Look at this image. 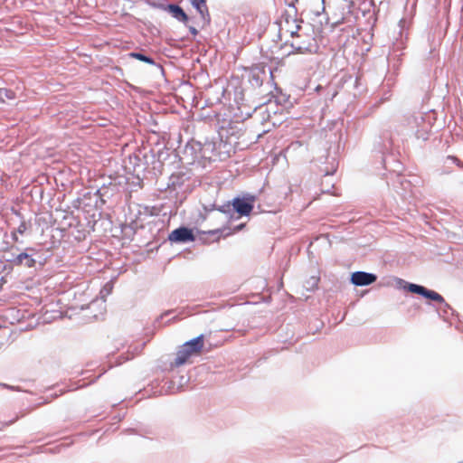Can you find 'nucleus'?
Here are the masks:
<instances>
[{"instance_id":"bb28decb","label":"nucleus","mask_w":463,"mask_h":463,"mask_svg":"<svg viewBox=\"0 0 463 463\" xmlns=\"http://www.w3.org/2000/svg\"><path fill=\"white\" fill-rule=\"evenodd\" d=\"M318 282H319V278L318 277H316V276L311 277L310 279L307 282V285H308L307 287V288L310 289V290H313L314 288L317 287Z\"/></svg>"},{"instance_id":"a211bd4d","label":"nucleus","mask_w":463,"mask_h":463,"mask_svg":"<svg viewBox=\"0 0 463 463\" xmlns=\"http://www.w3.org/2000/svg\"><path fill=\"white\" fill-rule=\"evenodd\" d=\"M288 7L292 9L293 14H290L289 12H286L282 18L284 19L285 23L289 26L288 32L290 33V30L295 29V25L297 24V19L295 18L297 14V8L295 6V3L291 2L288 4Z\"/></svg>"},{"instance_id":"ddd939ff","label":"nucleus","mask_w":463,"mask_h":463,"mask_svg":"<svg viewBox=\"0 0 463 463\" xmlns=\"http://www.w3.org/2000/svg\"><path fill=\"white\" fill-rule=\"evenodd\" d=\"M392 146V140L388 133H384L383 136L379 137L378 139L375 140L373 145V149L382 154L383 156V163L384 164V167L387 168L386 165V156L385 155L389 153Z\"/></svg>"},{"instance_id":"f704fd0d","label":"nucleus","mask_w":463,"mask_h":463,"mask_svg":"<svg viewBox=\"0 0 463 463\" xmlns=\"http://www.w3.org/2000/svg\"><path fill=\"white\" fill-rule=\"evenodd\" d=\"M171 312H172V311H170V310H169V311L165 312V313H164V314H162L161 316H159V317L156 318V324H159V323H160V321L163 319L164 316L169 315Z\"/></svg>"},{"instance_id":"39448f33","label":"nucleus","mask_w":463,"mask_h":463,"mask_svg":"<svg viewBox=\"0 0 463 463\" xmlns=\"http://www.w3.org/2000/svg\"><path fill=\"white\" fill-rule=\"evenodd\" d=\"M203 335H199L184 343L177 351L174 364L177 367L184 364L192 355L201 352L203 347Z\"/></svg>"},{"instance_id":"e433bc0d","label":"nucleus","mask_w":463,"mask_h":463,"mask_svg":"<svg viewBox=\"0 0 463 463\" xmlns=\"http://www.w3.org/2000/svg\"><path fill=\"white\" fill-rule=\"evenodd\" d=\"M174 385H175V383L173 381L169 382V386H168L167 392H169V393H174L175 392V391L172 390V389H174Z\"/></svg>"},{"instance_id":"4468645a","label":"nucleus","mask_w":463,"mask_h":463,"mask_svg":"<svg viewBox=\"0 0 463 463\" xmlns=\"http://www.w3.org/2000/svg\"><path fill=\"white\" fill-rule=\"evenodd\" d=\"M192 6L199 14L202 21V28L210 25L211 15L207 6V0H189Z\"/></svg>"},{"instance_id":"5701e85b","label":"nucleus","mask_w":463,"mask_h":463,"mask_svg":"<svg viewBox=\"0 0 463 463\" xmlns=\"http://www.w3.org/2000/svg\"><path fill=\"white\" fill-rule=\"evenodd\" d=\"M226 230H227L226 228H218V229H213V230H210L207 232L199 231L198 232L201 234H204V235H211V236L217 235V238L214 241H218L221 236H228L232 233L231 232H225Z\"/></svg>"},{"instance_id":"ea45409f","label":"nucleus","mask_w":463,"mask_h":463,"mask_svg":"<svg viewBox=\"0 0 463 463\" xmlns=\"http://www.w3.org/2000/svg\"><path fill=\"white\" fill-rule=\"evenodd\" d=\"M449 171H442L441 174H449Z\"/></svg>"},{"instance_id":"7ed1b4c3","label":"nucleus","mask_w":463,"mask_h":463,"mask_svg":"<svg viewBox=\"0 0 463 463\" xmlns=\"http://www.w3.org/2000/svg\"><path fill=\"white\" fill-rule=\"evenodd\" d=\"M400 280L403 282L402 279ZM403 289L424 298L428 300V304L432 305L435 308L438 306H443L446 308L449 307V304L446 302L443 296L422 285L404 281Z\"/></svg>"},{"instance_id":"79ce46f5","label":"nucleus","mask_w":463,"mask_h":463,"mask_svg":"<svg viewBox=\"0 0 463 463\" xmlns=\"http://www.w3.org/2000/svg\"><path fill=\"white\" fill-rule=\"evenodd\" d=\"M298 0H294L293 2L296 4V2H298Z\"/></svg>"},{"instance_id":"f3484780","label":"nucleus","mask_w":463,"mask_h":463,"mask_svg":"<svg viewBox=\"0 0 463 463\" xmlns=\"http://www.w3.org/2000/svg\"><path fill=\"white\" fill-rule=\"evenodd\" d=\"M338 167V162L335 156H327L325 158V162L319 167V172L324 175L325 177L333 175Z\"/></svg>"},{"instance_id":"a19ab883","label":"nucleus","mask_w":463,"mask_h":463,"mask_svg":"<svg viewBox=\"0 0 463 463\" xmlns=\"http://www.w3.org/2000/svg\"><path fill=\"white\" fill-rule=\"evenodd\" d=\"M278 113H279V111H275L274 112L275 115L278 114ZM282 113H283L282 111H279V114H282Z\"/></svg>"},{"instance_id":"f8f14e48","label":"nucleus","mask_w":463,"mask_h":463,"mask_svg":"<svg viewBox=\"0 0 463 463\" xmlns=\"http://www.w3.org/2000/svg\"><path fill=\"white\" fill-rule=\"evenodd\" d=\"M377 280V275L366 271H354L351 273L350 282L356 287H365L373 284Z\"/></svg>"},{"instance_id":"473e14b6","label":"nucleus","mask_w":463,"mask_h":463,"mask_svg":"<svg viewBox=\"0 0 463 463\" xmlns=\"http://www.w3.org/2000/svg\"><path fill=\"white\" fill-rule=\"evenodd\" d=\"M189 32L191 33V34H193L194 36H196L198 34V30L194 27V26H190V25H186Z\"/></svg>"},{"instance_id":"1a4fd4ad","label":"nucleus","mask_w":463,"mask_h":463,"mask_svg":"<svg viewBox=\"0 0 463 463\" xmlns=\"http://www.w3.org/2000/svg\"><path fill=\"white\" fill-rule=\"evenodd\" d=\"M167 239L172 243H188L194 241L196 237L193 229L182 225L173 230Z\"/></svg>"},{"instance_id":"0eeeda50","label":"nucleus","mask_w":463,"mask_h":463,"mask_svg":"<svg viewBox=\"0 0 463 463\" xmlns=\"http://www.w3.org/2000/svg\"><path fill=\"white\" fill-rule=\"evenodd\" d=\"M256 198V195L250 194H244L241 196L234 197L232 200L233 216L238 218L241 216H249L254 208Z\"/></svg>"},{"instance_id":"a878e982","label":"nucleus","mask_w":463,"mask_h":463,"mask_svg":"<svg viewBox=\"0 0 463 463\" xmlns=\"http://www.w3.org/2000/svg\"><path fill=\"white\" fill-rule=\"evenodd\" d=\"M448 161H451L453 164L463 169V162L455 156H448ZM459 183L463 185V176L460 177Z\"/></svg>"},{"instance_id":"7c9ffc66","label":"nucleus","mask_w":463,"mask_h":463,"mask_svg":"<svg viewBox=\"0 0 463 463\" xmlns=\"http://www.w3.org/2000/svg\"><path fill=\"white\" fill-rule=\"evenodd\" d=\"M203 210L206 213H211L213 210H216V204L215 203H209V204H203Z\"/></svg>"},{"instance_id":"423d86ee","label":"nucleus","mask_w":463,"mask_h":463,"mask_svg":"<svg viewBox=\"0 0 463 463\" xmlns=\"http://www.w3.org/2000/svg\"><path fill=\"white\" fill-rule=\"evenodd\" d=\"M146 3L154 9L167 12L174 19L187 25L190 18L184 10L177 4H165L156 0H146Z\"/></svg>"},{"instance_id":"393cba45","label":"nucleus","mask_w":463,"mask_h":463,"mask_svg":"<svg viewBox=\"0 0 463 463\" xmlns=\"http://www.w3.org/2000/svg\"><path fill=\"white\" fill-rule=\"evenodd\" d=\"M436 311H437L439 317L443 318L444 320L447 319L449 313H451V314L454 313V310L449 304V307H447V308L443 306L436 307Z\"/></svg>"},{"instance_id":"6ab92c4d","label":"nucleus","mask_w":463,"mask_h":463,"mask_svg":"<svg viewBox=\"0 0 463 463\" xmlns=\"http://www.w3.org/2000/svg\"><path fill=\"white\" fill-rule=\"evenodd\" d=\"M14 250L19 252L20 249L14 245H11L4 250V258L6 262L10 263V269H12V267H15L14 260H16L17 252H14Z\"/></svg>"},{"instance_id":"aec40b11","label":"nucleus","mask_w":463,"mask_h":463,"mask_svg":"<svg viewBox=\"0 0 463 463\" xmlns=\"http://www.w3.org/2000/svg\"><path fill=\"white\" fill-rule=\"evenodd\" d=\"M16 99L15 92L6 88H0V104H12Z\"/></svg>"},{"instance_id":"b1692460","label":"nucleus","mask_w":463,"mask_h":463,"mask_svg":"<svg viewBox=\"0 0 463 463\" xmlns=\"http://www.w3.org/2000/svg\"><path fill=\"white\" fill-rule=\"evenodd\" d=\"M129 56L131 58H135V59H137L138 61H144V62L148 63V64H152V65H156V64L155 60L152 57L147 56L144 52H130Z\"/></svg>"},{"instance_id":"9d476101","label":"nucleus","mask_w":463,"mask_h":463,"mask_svg":"<svg viewBox=\"0 0 463 463\" xmlns=\"http://www.w3.org/2000/svg\"><path fill=\"white\" fill-rule=\"evenodd\" d=\"M437 118H413L415 124V136L418 139L427 140L429 133L433 128V121Z\"/></svg>"},{"instance_id":"cd10ccee","label":"nucleus","mask_w":463,"mask_h":463,"mask_svg":"<svg viewBox=\"0 0 463 463\" xmlns=\"http://www.w3.org/2000/svg\"><path fill=\"white\" fill-rule=\"evenodd\" d=\"M27 229H28L27 223L24 221H22L20 225L17 227V229H15V231L17 232V233L23 235L27 231Z\"/></svg>"},{"instance_id":"c9c22d12","label":"nucleus","mask_w":463,"mask_h":463,"mask_svg":"<svg viewBox=\"0 0 463 463\" xmlns=\"http://www.w3.org/2000/svg\"><path fill=\"white\" fill-rule=\"evenodd\" d=\"M11 238L14 241L17 242L18 241V237H17V232L15 230H14L12 232H11Z\"/></svg>"},{"instance_id":"f257e3e1","label":"nucleus","mask_w":463,"mask_h":463,"mask_svg":"<svg viewBox=\"0 0 463 463\" xmlns=\"http://www.w3.org/2000/svg\"><path fill=\"white\" fill-rule=\"evenodd\" d=\"M239 118H200L199 123L203 126L209 125L214 127L217 136L212 137H205L203 140H198L194 143H187L184 146V155L185 157L191 156V161L187 159V164L200 156L209 162H222L231 156L232 149V138L238 139L242 132L243 121L247 118L239 120Z\"/></svg>"},{"instance_id":"4c0bfd02","label":"nucleus","mask_w":463,"mask_h":463,"mask_svg":"<svg viewBox=\"0 0 463 463\" xmlns=\"http://www.w3.org/2000/svg\"><path fill=\"white\" fill-rule=\"evenodd\" d=\"M430 112H433V113H435V110H434V109H426V110H422V111H420V113H421L423 116H426V115H427V114H429Z\"/></svg>"},{"instance_id":"4be33fe9","label":"nucleus","mask_w":463,"mask_h":463,"mask_svg":"<svg viewBox=\"0 0 463 463\" xmlns=\"http://www.w3.org/2000/svg\"><path fill=\"white\" fill-rule=\"evenodd\" d=\"M184 182V174H173L169 177L168 187H172L173 189H176L177 187H181Z\"/></svg>"},{"instance_id":"c756f323","label":"nucleus","mask_w":463,"mask_h":463,"mask_svg":"<svg viewBox=\"0 0 463 463\" xmlns=\"http://www.w3.org/2000/svg\"><path fill=\"white\" fill-rule=\"evenodd\" d=\"M188 382V378L184 375H181L179 377V384L177 386V391L180 392L184 386V384H185L186 383Z\"/></svg>"},{"instance_id":"2eb2a0df","label":"nucleus","mask_w":463,"mask_h":463,"mask_svg":"<svg viewBox=\"0 0 463 463\" xmlns=\"http://www.w3.org/2000/svg\"><path fill=\"white\" fill-rule=\"evenodd\" d=\"M266 76L267 73L264 66L253 67L250 71L249 82L253 88H260L262 85Z\"/></svg>"},{"instance_id":"412c9836","label":"nucleus","mask_w":463,"mask_h":463,"mask_svg":"<svg viewBox=\"0 0 463 463\" xmlns=\"http://www.w3.org/2000/svg\"><path fill=\"white\" fill-rule=\"evenodd\" d=\"M232 202L228 201L225 203L216 206V210L222 213H223L227 219V221L237 220L238 217L233 216V210H232Z\"/></svg>"},{"instance_id":"6e6552de","label":"nucleus","mask_w":463,"mask_h":463,"mask_svg":"<svg viewBox=\"0 0 463 463\" xmlns=\"http://www.w3.org/2000/svg\"><path fill=\"white\" fill-rule=\"evenodd\" d=\"M170 156L169 149L165 146L158 148H151L148 153H145V163L152 165V170L155 174L161 173L163 164Z\"/></svg>"},{"instance_id":"2f4dec72","label":"nucleus","mask_w":463,"mask_h":463,"mask_svg":"<svg viewBox=\"0 0 463 463\" xmlns=\"http://www.w3.org/2000/svg\"><path fill=\"white\" fill-rule=\"evenodd\" d=\"M0 386H2L3 388H6L8 390H11V391H19V387L9 385L7 383H0Z\"/></svg>"},{"instance_id":"dca6fc26","label":"nucleus","mask_w":463,"mask_h":463,"mask_svg":"<svg viewBox=\"0 0 463 463\" xmlns=\"http://www.w3.org/2000/svg\"><path fill=\"white\" fill-rule=\"evenodd\" d=\"M118 185L109 182L108 184H103L96 192L99 195L102 203H105L106 201L111 198L118 192Z\"/></svg>"},{"instance_id":"9b49d317","label":"nucleus","mask_w":463,"mask_h":463,"mask_svg":"<svg viewBox=\"0 0 463 463\" xmlns=\"http://www.w3.org/2000/svg\"><path fill=\"white\" fill-rule=\"evenodd\" d=\"M396 173L395 180L392 181V187L397 194L406 199L412 193V183L405 176L399 174V170H393Z\"/></svg>"},{"instance_id":"c85d7f7f","label":"nucleus","mask_w":463,"mask_h":463,"mask_svg":"<svg viewBox=\"0 0 463 463\" xmlns=\"http://www.w3.org/2000/svg\"><path fill=\"white\" fill-rule=\"evenodd\" d=\"M112 290V286L109 283H107L103 288L100 290V294L102 295V298H105L106 296L109 295Z\"/></svg>"},{"instance_id":"20e7f679","label":"nucleus","mask_w":463,"mask_h":463,"mask_svg":"<svg viewBox=\"0 0 463 463\" xmlns=\"http://www.w3.org/2000/svg\"><path fill=\"white\" fill-rule=\"evenodd\" d=\"M14 261L15 267H24L33 270L41 269L45 264L39 250L33 247H26L23 250H19L16 260Z\"/></svg>"},{"instance_id":"f03ea898","label":"nucleus","mask_w":463,"mask_h":463,"mask_svg":"<svg viewBox=\"0 0 463 463\" xmlns=\"http://www.w3.org/2000/svg\"><path fill=\"white\" fill-rule=\"evenodd\" d=\"M300 30V24H296L295 29L290 30L292 41L289 45L293 49L291 52L299 54L316 52L318 48L316 39L309 34L299 33Z\"/></svg>"},{"instance_id":"72a5a7b5","label":"nucleus","mask_w":463,"mask_h":463,"mask_svg":"<svg viewBox=\"0 0 463 463\" xmlns=\"http://www.w3.org/2000/svg\"><path fill=\"white\" fill-rule=\"evenodd\" d=\"M244 227H245V223L238 224L237 226H235V227L233 228L232 232H239V231L242 230Z\"/></svg>"},{"instance_id":"58836bf2","label":"nucleus","mask_w":463,"mask_h":463,"mask_svg":"<svg viewBox=\"0 0 463 463\" xmlns=\"http://www.w3.org/2000/svg\"><path fill=\"white\" fill-rule=\"evenodd\" d=\"M269 76L272 78V71L269 70Z\"/></svg>"}]
</instances>
